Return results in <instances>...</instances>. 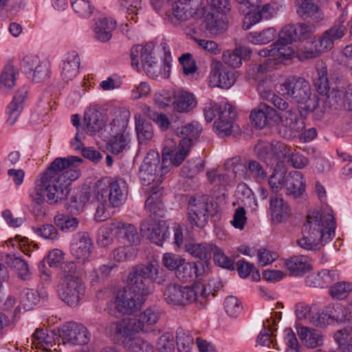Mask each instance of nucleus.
Instances as JSON below:
<instances>
[{"label": "nucleus", "mask_w": 352, "mask_h": 352, "mask_svg": "<svg viewBox=\"0 0 352 352\" xmlns=\"http://www.w3.org/2000/svg\"><path fill=\"white\" fill-rule=\"evenodd\" d=\"M82 161L76 156L56 157L36 179L34 188L30 195L32 201L41 205L45 201V195L50 204L66 199L71 182L80 176L76 166Z\"/></svg>", "instance_id": "f257e3e1"}, {"label": "nucleus", "mask_w": 352, "mask_h": 352, "mask_svg": "<svg viewBox=\"0 0 352 352\" xmlns=\"http://www.w3.org/2000/svg\"><path fill=\"white\" fill-rule=\"evenodd\" d=\"M335 230L336 221L331 213L311 211L303 225V237L297 240V244L306 250H318L334 237Z\"/></svg>", "instance_id": "f03ea898"}, {"label": "nucleus", "mask_w": 352, "mask_h": 352, "mask_svg": "<svg viewBox=\"0 0 352 352\" xmlns=\"http://www.w3.org/2000/svg\"><path fill=\"white\" fill-rule=\"evenodd\" d=\"M278 92L298 104V111L309 113L314 111L318 105L317 100L311 96L310 85L304 78L291 76L280 83Z\"/></svg>", "instance_id": "7ed1b4c3"}, {"label": "nucleus", "mask_w": 352, "mask_h": 352, "mask_svg": "<svg viewBox=\"0 0 352 352\" xmlns=\"http://www.w3.org/2000/svg\"><path fill=\"white\" fill-rule=\"evenodd\" d=\"M211 293V289L208 288L206 283L197 281L190 287L170 285L166 287L164 296L165 300L169 305L185 306L195 302L198 308L201 309Z\"/></svg>", "instance_id": "20e7f679"}, {"label": "nucleus", "mask_w": 352, "mask_h": 352, "mask_svg": "<svg viewBox=\"0 0 352 352\" xmlns=\"http://www.w3.org/2000/svg\"><path fill=\"white\" fill-rule=\"evenodd\" d=\"M63 276L58 286L59 298L69 307L78 305L85 292V286L80 271L74 262H67L62 267Z\"/></svg>", "instance_id": "39448f33"}, {"label": "nucleus", "mask_w": 352, "mask_h": 352, "mask_svg": "<svg viewBox=\"0 0 352 352\" xmlns=\"http://www.w3.org/2000/svg\"><path fill=\"white\" fill-rule=\"evenodd\" d=\"M266 98L283 112L280 116V135L286 139L298 136L305 128V124L299 117L297 109L274 93L269 92Z\"/></svg>", "instance_id": "423d86ee"}, {"label": "nucleus", "mask_w": 352, "mask_h": 352, "mask_svg": "<svg viewBox=\"0 0 352 352\" xmlns=\"http://www.w3.org/2000/svg\"><path fill=\"white\" fill-rule=\"evenodd\" d=\"M127 184L122 178H103L95 186L96 197L100 202H109V206L118 207L125 200Z\"/></svg>", "instance_id": "0eeeda50"}, {"label": "nucleus", "mask_w": 352, "mask_h": 352, "mask_svg": "<svg viewBox=\"0 0 352 352\" xmlns=\"http://www.w3.org/2000/svg\"><path fill=\"white\" fill-rule=\"evenodd\" d=\"M169 169L164 166L163 162H160L158 152L150 150L144 157L139 171L141 183L144 186L151 184L159 185L162 182L164 175Z\"/></svg>", "instance_id": "6e6552de"}, {"label": "nucleus", "mask_w": 352, "mask_h": 352, "mask_svg": "<svg viewBox=\"0 0 352 352\" xmlns=\"http://www.w3.org/2000/svg\"><path fill=\"white\" fill-rule=\"evenodd\" d=\"M254 151L260 160L274 168H280L287 155H289V148L278 141L267 143L258 140L254 146Z\"/></svg>", "instance_id": "1a4fd4ad"}, {"label": "nucleus", "mask_w": 352, "mask_h": 352, "mask_svg": "<svg viewBox=\"0 0 352 352\" xmlns=\"http://www.w3.org/2000/svg\"><path fill=\"white\" fill-rule=\"evenodd\" d=\"M104 333L114 343L123 347L124 342L127 339L134 338V335L138 332L132 318H125L107 324Z\"/></svg>", "instance_id": "9d476101"}, {"label": "nucleus", "mask_w": 352, "mask_h": 352, "mask_svg": "<svg viewBox=\"0 0 352 352\" xmlns=\"http://www.w3.org/2000/svg\"><path fill=\"white\" fill-rule=\"evenodd\" d=\"M318 326L333 322L352 324V305H329L318 314Z\"/></svg>", "instance_id": "9b49d317"}, {"label": "nucleus", "mask_w": 352, "mask_h": 352, "mask_svg": "<svg viewBox=\"0 0 352 352\" xmlns=\"http://www.w3.org/2000/svg\"><path fill=\"white\" fill-rule=\"evenodd\" d=\"M140 232L143 236L159 246H162L164 241L169 236L168 226L166 222L157 221L151 216L142 221Z\"/></svg>", "instance_id": "f8f14e48"}, {"label": "nucleus", "mask_w": 352, "mask_h": 352, "mask_svg": "<svg viewBox=\"0 0 352 352\" xmlns=\"http://www.w3.org/2000/svg\"><path fill=\"white\" fill-rule=\"evenodd\" d=\"M208 197H194L188 204V217L190 224L203 228L208 220Z\"/></svg>", "instance_id": "ddd939ff"}, {"label": "nucleus", "mask_w": 352, "mask_h": 352, "mask_svg": "<svg viewBox=\"0 0 352 352\" xmlns=\"http://www.w3.org/2000/svg\"><path fill=\"white\" fill-rule=\"evenodd\" d=\"M50 64L47 61H41L37 56L28 55L23 58L22 67L28 78L33 82H40L49 77Z\"/></svg>", "instance_id": "4468645a"}, {"label": "nucleus", "mask_w": 352, "mask_h": 352, "mask_svg": "<svg viewBox=\"0 0 352 352\" xmlns=\"http://www.w3.org/2000/svg\"><path fill=\"white\" fill-rule=\"evenodd\" d=\"M61 336L64 343L72 345H85L89 342L87 328L74 322H69L63 326Z\"/></svg>", "instance_id": "2eb2a0df"}, {"label": "nucleus", "mask_w": 352, "mask_h": 352, "mask_svg": "<svg viewBox=\"0 0 352 352\" xmlns=\"http://www.w3.org/2000/svg\"><path fill=\"white\" fill-rule=\"evenodd\" d=\"M144 302L135 296L126 287L120 290L115 300L116 308L122 314H132L140 309Z\"/></svg>", "instance_id": "dca6fc26"}, {"label": "nucleus", "mask_w": 352, "mask_h": 352, "mask_svg": "<svg viewBox=\"0 0 352 352\" xmlns=\"http://www.w3.org/2000/svg\"><path fill=\"white\" fill-rule=\"evenodd\" d=\"M236 116L233 107L230 104H225L223 110L220 111L219 117L214 122V132L220 138L230 135L234 127V120Z\"/></svg>", "instance_id": "f3484780"}, {"label": "nucleus", "mask_w": 352, "mask_h": 352, "mask_svg": "<svg viewBox=\"0 0 352 352\" xmlns=\"http://www.w3.org/2000/svg\"><path fill=\"white\" fill-rule=\"evenodd\" d=\"M346 31L347 28L342 23H335L325 30L315 43L322 53L330 51L333 47L334 43L341 39Z\"/></svg>", "instance_id": "a211bd4d"}, {"label": "nucleus", "mask_w": 352, "mask_h": 352, "mask_svg": "<svg viewBox=\"0 0 352 352\" xmlns=\"http://www.w3.org/2000/svg\"><path fill=\"white\" fill-rule=\"evenodd\" d=\"M160 316L159 308L151 307L132 319L138 333H149L153 331V326L157 322Z\"/></svg>", "instance_id": "6ab92c4d"}, {"label": "nucleus", "mask_w": 352, "mask_h": 352, "mask_svg": "<svg viewBox=\"0 0 352 352\" xmlns=\"http://www.w3.org/2000/svg\"><path fill=\"white\" fill-rule=\"evenodd\" d=\"M298 336L304 346L308 349H315L323 345L324 337L322 332L317 329L296 325Z\"/></svg>", "instance_id": "aec40b11"}, {"label": "nucleus", "mask_w": 352, "mask_h": 352, "mask_svg": "<svg viewBox=\"0 0 352 352\" xmlns=\"http://www.w3.org/2000/svg\"><path fill=\"white\" fill-rule=\"evenodd\" d=\"M151 45H146L142 46L140 45L133 46L131 50V66L137 71L140 70L138 57L140 56L142 67L147 74V68L148 67H153V65L156 64V62L153 60V58L151 56Z\"/></svg>", "instance_id": "412c9836"}, {"label": "nucleus", "mask_w": 352, "mask_h": 352, "mask_svg": "<svg viewBox=\"0 0 352 352\" xmlns=\"http://www.w3.org/2000/svg\"><path fill=\"white\" fill-rule=\"evenodd\" d=\"M190 140L184 139L179 140L178 148L175 151H169L164 149L162 155V162L164 166L167 167L170 165L177 167L185 160L190 150Z\"/></svg>", "instance_id": "4be33fe9"}, {"label": "nucleus", "mask_w": 352, "mask_h": 352, "mask_svg": "<svg viewBox=\"0 0 352 352\" xmlns=\"http://www.w3.org/2000/svg\"><path fill=\"white\" fill-rule=\"evenodd\" d=\"M297 13L303 20L316 23L324 19V14L320 8L312 0H298Z\"/></svg>", "instance_id": "5701e85b"}, {"label": "nucleus", "mask_w": 352, "mask_h": 352, "mask_svg": "<svg viewBox=\"0 0 352 352\" xmlns=\"http://www.w3.org/2000/svg\"><path fill=\"white\" fill-rule=\"evenodd\" d=\"M158 274L157 265L148 263L147 265H137L134 267L128 276V285H133L146 281L150 279H155Z\"/></svg>", "instance_id": "b1692460"}, {"label": "nucleus", "mask_w": 352, "mask_h": 352, "mask_svg": "<svg viewBox=\"0 0 352 352\" xmlns=\"http://www.w3.org/2000/svg\"><path fill=\"white\" fill-rule=\"evenodd\" d=\"M191 0L188 4H175L172 8L166 12V17L170 23L177 26L188 21L190 17L195 13V10L192 8L193 4H191Z\"/></svg>", "instance_id": "393cba45"}, {"label": "nucleus", "mask_w": 352, "mask_h": 352, "mask_svg": "<svg viewBox=\"0 0 352 352\" xmlns=\"http://www.w3.org/2000/svg\"><path fill=\"white\" fill-rule=\"evenodd\" d=\"M83 123L87 134L94 135L105 125L102 113L94 107L89 108L84 113Z\"/></svg>", "instance_id": "a878e982"}, {"label": "nucleus", "mask_w": 352, "mask_h": 352, "mask_svg": "<svg viewBox=\"0 0 352 352\" xmlns=\"http://www.w3.org/2000/svg\"><path fill=\"white\" fill-rule=\"evenodd\" d=\"M79 236L78 241L72 245L71 252L80 262L84 263L90 257L94 244L87 232L79 233Z\"/></svg>", "instance_id": "bb28decb"}, {"label": "nucleus", "mask_w": 352, "mask_h": 352, "mask_svg": "<svg viewBox=\"0 0 352 352\" xmlns=\"http://www.w3.org/2000/svg\"><path fill=\"white\" fill-rule=\"evenodd\" d=\"M211 78L221 88L228 89L236 81V72L233 69H228L219 62L212 66Z\"/></svg>", "instance_id": "cd10ccee"}, {"label": "nucleus", "mask_w": 352, "mask_h": 352, "mask_svg": "<svg viewBox=\"0 0 352 352\" xmlns=\"http://www.w3.org/2000/svg\"><path fill=\"white\" fill-rule=\"evenodd\" d=\"M184 250L192 257L200 259L203 263L209 265L208 260L211 258L212 250H215V245L212 243L186 242Z\"/></svg>", "instance_id": "c85d7f7f"}, {"label": "nucleus", "mask_w": 352, "mask_h": 352, "mask_svg": "<svg viewBox=\"0 0 352 352\" xmlns=\"http://www.w3.org/2000/svg\"><path fill=\"white\" fill-rule=\"evenodd\" d=\"M208 270V264L203 262H182L177 269V275L182 281L202 275Z\"/></svg>", "instance_id": "c756f323"}, {"label": "nucleus", "mask_w": 352, "mask_h": 352, "mask_svg": "<svg viewBox=\"0 0 352 352\" xmlns=\"http://www.w3.org/2000/svg\"><path fill=\"white\" fill-rule=\"evenodd\" d=\"M305 191L303 175L299 171L290 172L286 181V195L294 199L301 197Z\"/></svg>", "instance_id": "7c9ffc66"}, {"label": "nucleus", "mask_w": 352, "mask_h": 352, "mask_svg": "<svg viewBox=\"0 0 352 352\" xmlns=\"http://www.w3.org/2000/svg\"><path fill=\"white\" fill-rule=\"evenodd\" d=\"M270 208L272 220L275 223H281L287 220L290 214V208L283 197L274 196L271 198Z\"/></svg>", "instance_id": "2f4dec72"}, {"label": "nucleus", "mask_w": 352, "mask_h": 352, "mask_svg": "<svg viewBox=\"0 0 352 352\" xmlns=\"http://www.w3.org/2000/svg\"><path fill=\"white\" fill-rule=\"evenodd\" d=\"M116 22L113 19L99 18L95 23V38L101 42L108 41L111 39L112 32L116 29Z\"/></svg>", "instance_id": "473e14b6"}, {"label": "nucleus", "mask_w": 352, "mask_h": 352, "mask_svg": "<svg viewBox=\"0 0 352 352\" xmlns=\"http://www.w3.org/2000/svg\"><path fill=\"white\" fill-rule=\"evenodd\" d=\"M27 88L25 87H22L17 91L13 97L12 101L9 104L8 107V118L7 122L10 125H12L15 123L23 110V102L27 96Z\"/></svg>", "instance_id": "72a5a7b5"}, {"label": "nucleus", "mask_w": 352, "mask_h": 352, "mask_svg": "<svg viewBox=\"0 0 352 352\" xmlns=\"http://www.w3.org/2000/svg\"><path fill=\"white\" fill-rule=\"evenodd\" d=\"M80 58L76 52L68 53L63 60L61 66V76L68 81L72 80L78 73Z\"/></svg>", "instance_id": "f704fd0d"}, {"label": "nucleus", "mask_w": 352, "mask_h": 352, "mask_svg": "<svg viewBox=\"0 0 352 352\" xmlns=\"http://www.w3.org/2000/svg\"><path fill=\"white\" fill-rule=\"evenodd\" d=\"M114 225L118 239L124 240L133 245H138L140 243L139 233L133 225L122 221H116Z\"/></svg>", "instance_id": "c9c22d12"}, {"label": "nucleus", "mask_w": 352, "mask_h": 352, "mask_svg": "<svg viewBox=\"0 0 352 352\" xmlns=\"http://www.w3.org/2000/svg\"><path fill=\"white\" fill-rule=\"evenodd\" d=\"M276 114V110L265 103H260L259 105L252 111L250 118L257 127H265L272 116Z\"/></svg>", "instance_id": "e433bc0d"}, {"label": "nucleus", "mask_w": 352, "mask_h": 352, "mask_svg": "<svg viewBox=\"0 0 352 352\" xmlns=\"http://www.w3.org/2000/svg\"><path fill=\"white\" fill-rule=\"evenodd\" d=\"M285 266L295 276H302L311 268L307 258L304 256H294L287 258L285 261Z\"/></svg>", "instance_id": "4c0bfd02"}, {"label": "nucleus", "mask_w": 352, "mask_h": 352, "mask_svg": "<svg viewBox=\"0 0 352 352\" xmlns=\"http://www.w3.org/2000/svg\"><path fill=\"white\" fill-rule=\"evenodd\" d=\"M336 275L329 270H322L318 274H311L307 276L306 285L314 288L326 287L335 280Z\"/></svg>", "instance_id": "58836bf2"}, {"label": "nucleus", "mask_w": 352, "mask_h": 352, "mask_svg": "<svg viewBox=\"0 0 352 352\" xmlns=\"http://www.w3.org/2000/svg\"><path fill=\"white\" fill-rule=\"evenodd\" d=\"M174 97L173 108L177 112L187 113L196 107L195 98L190 93L180 91L175 94Z\"/></svg>", "instance_id": "ea45409f"}, {"label": "nucleus", "mask_w": 352, "mask_h": 352, "mask_svg": "<svg viewBox=\"0 0 352 352\" xmlns=\"http://www.w3.org/2000/svg\"><path fill=\"white\" fill-rule=\"evenodd\" d=\"M6 264L14 269L19 277L26 280L31 278V272L28 263L21 257L16 256L14 254H7L6 256Z\"/></svg>", "instance_id": "a19ab883"}, {"label": "nucleus", "mask_w": 352, "mask_h": 352, "mask_svg": "<svg viewBox=\"0 0 352 352\" xmlns=\"http://www.w3.org/2000/svg\"><path fill=\"white\" fill-rule=\"evenodd\" d=\"M316 91L322 96H326L329 91V82L327 66L321 63L316 67V76L314 79Z\"/></svg>", "instance_id": "79ce46f5"}, {"label": "nucleus", "mask_w": 352, "mask_h": 352, "mask_svg": "<svg viewBox=\"0 0 352 352\" xmlns=\"http://www.w3.org/2000/svg\"><path fill=\"white\" fill-rule=\"evenodd\" d=\"M226 169L231 170L235 178L249 180L248 175V160L243 162L240 157H234L228 160L225 163Z\"/></svg>", "instance_id": "37998d69"}, {"label": "nucleus", "mask_w": 352, "mask_h": 352, "mask_svg": "<svg viewBox=\"0 0 352 352\" xmlns=\"http://www.w3.org/2000/svg\"><path fill=\"white\" fill-rule=\"evenodd\" d=\"M123 349L127 352H155L153 346L139 336L127 339L123 344Z\"/></svg>", "instance_id": "c03bdc74"}, {"label": "nucleus", "mask_w": 352, "mask_h": 352, "mask_svg": "<svg viewBox=\"0 0 352 352\" xmlns=\"http://www.w3.org/2000/svg\"><path fill=\"white\" fill-rule=\"evenodd\" d=\"M202 131L201 125L197 122H192L188 124L179 127L176 130L177 135L181 138L180 140L188 139L190 148L192 146V140L197 138Z\"/></svg>", "instance_id": "a18cd8bd"}, {"label": "nucleus", "mask_w": 352, "mask_h": 352, "mask_svg": "<svg viewBox=\"0 0 352 352\" xmlns=\"http://www.w3.org/2000/svg\"><path fill=\"white\" fill-rule=\"evenodd\" d=\"M138 250L133 245L120 246L110 254V258L116 262L121 263L133 260L137 255Z\"/></svg>", "instance_id": "49530a36"}, {"label": "nucleus", "mask_w": 352, "mask_h": 352, "mask_svg": "<svg viewBox=\"0 0 352 352\" xmlns=\"http://www.w3.org/2000/svg\"><path fill=\"white\" fill-rule=\"evenodd\" d=\"M135 131L138 142L146 144L153 137V128L152 124L146 120H138L135 116Z\"/></svg>", "instance_id": "de8ad7c7"}, {"label": "nucleus", "mask_w": 352, "mask_h": 352, "mask_svg": "<svg viewBox=\"0 0 352 352\" xmlns=\"http://www.w3.org/2000/svg\"><path fill=\"white\" fill-rule=\"evenodd\" d=\"M276 36V30L274 28H268L261 32H250L246 36V39L254 44H265L273 41Z\"/></svg>", "instance_id": "09e8293b"}, {"label": "nucleus", "mask_w": 352, "mask_h": 352, "mask_svg": "<svg viewBox=\"0 0 352 352\" xmlns=\"http://www.w3.org/2000/svg\"><path fill=\"white\" fill-rule=\"evenodd\" d=\"M278 168H274L273 173L268 178V184L274 192H279L283 188H285L287 180L288 174L286 170Z\"/></svg>", "instance_id": "8fccbe9b"}, {"label": "nucleus", "mask_w": 352, "mask_h": 352, "mask_svg": "<svg viewBox=\"0 0 352 352\" xmlns=\"http://www.w3.org/2000/svg\"><path fill=\"white\" fill-rule=\"evenodd\" d=\"M176 343L179 352H189L193 345V338L189 331L179 328L176 332Z\"/></svg>", "instance_id": "3c124183"}, {"label": "nucleus", "mask_w": 352, "mask_h": 352, "mask_svg": "<svg viewBox=\"0 0 352 352\" xmlns=\"http://www.w3.org/2000/svg\"><path fill=\"white\" fill-rule=\"evenodd\" d=\"M54 221L55 225L64 232L74 231L79 223L77 218L64 214H57L54 218Z\"/></svg>", "instance_id": "603ef678"}, {"label": "nucleus", "mask_w": 352, "mask_h": 352, "mask_svg": "<svg viewBox=\"0 0 352 352\" xmlns=\"http://www.w3.org/2000/svg\"><path fill=\"white\" fill-rule=\"evenodd\" d=\"M248 175L249 180L254 179L257 182L263 181L267 178V174L263 166L256 160H248Z\"/></svg>", "instance_id": "864d4df0"}, {"label": "nucleus", "mask_w": 352, "mask_h": 352, "mask_svg": "<svg viewBox=\"0 0 352 352\" xmlns=\"http://www.w3.org/2000/svg\"><path fill=\"white\" fill-rule=\"evenodd\" d=\"M74 11L81 17H90L95 10L89 0H71Z\"/></svg>", "instance_id": "5fc2aeb1"}, {"label": "nucleus", "mask_w": 352, "mask_h": 352, "mask_svg": "<svg viewBox=\"0 0 352 352\" xmlns=\"http://www.w3.org/2000/svg\"><path fill=\"white\" fill-rule=\"evenodd\" d=\"M126 288L130 290L136 298H142L143 302H145L146 297L153 292V285L150 280L127 286Z\"/></svg>", "instance_id": "6e6d98bb"}, {"label": "nucleus", "mask_w": 352, "mask_h": 352, "mask_svg": "<svg viewBox=\"0 0 352 352\" xmlns=\"http://www.w3.org/2000/svg\"><path fill=\"white\" fill-rule=\"evenodd\" d=\"M199 28L204 32L208 31L210 34H217L221 29V22L214 14L208 12L201 21Z\"/></svg>", "instance_id": "4d7b16f0"}, {"label": "nucleus", "mask_w": 352, "mask_h": 352, "mask_svg": "<svg viewBox=\"0 0 352 352\" xmlns=\"http://www.w3.org/2000/svg\"><path fill=\"white\" fill-rule=\"evenodd\" d=\"M204 162L200 158L188 160L183 166L181 175L185 177H192L204 169Z\"/></svg>", "instance_id": "13d9d810"}, {"label": "nucleus", "mask_w": 352, "mask_h": 352, "mask_svg": "<svg viewBox=\"0 0 352 352\" xmlns=\"http://www.w3.org/2000/svg\"><path fill=\"white\" fill-rule=\"evenodd\" d=\"M16 78L14 66L8 63L3 68L0 76L1 87L10 89L15 85Z\"/></svg>", "instance_id": "bf43d9fd"}, {"label": "nucleus", "mask_w": 352, "mask_h": 352, "mask_svg": "<svg viewBox=\"0 0 352 352\" xmlns=\"http://www.w3.org/2000/svg\"><path fill=\"white\" fill-rule=\"evenodd\" d=\"M352 289V284L348 282H338L331 286V296L333 298L342 300L346 298Z\"/></svg>", "instance_id": "052dcab7"}, {"label": "nucleus", "mask_w": 352, "mask_h": 352, "mask_svg": "<svg viewBox=\"0 0 352 352\" xmlns=\"http://www.w3.org/2000/svg\"><path fill=\"white\" fill-rule=\"evenodd\" d=\"M274 8L270 4H265L255 12L245 16L246 19H249L251 24L258 23L262 19H267L272 15Z\"/></svg>", "instance_id": "680f3d73"}, {"label": "nucleus", "mask_w": 352, "mask_h": 352, "mask_svg": "<svg viewBox=\"0 0 352 352\" xmlns=\"http://www.w3.org/2000/svg\"><path fill=\"white\" fill-rule=\"evenodd\" d=\"M298 39L296 27L292 24L285 25L279 33L277 41L280 44H291Z\"/></svg>", "instance_id": "e2e57ef3"}, {"label": "nucleus", "mask_w": 352, "mask_h": 352, "mask_svg": "<svg viewBox=\"0 0 352 352\" xmlns=\"http://www.w3.org/2000/svg\"><path fill=\"white\" fill-rule=\"evenodd\" d=\"M114 237H117V234L113 222L101 231L98 238V243L102 247H108L113 243Z\"/></svg>", "instance_id": "0e129e2a"}, {"label": "nucleus", "mask_w": 352, "mask_h": 352, "mask_svg": "<svg viewBox=\"0 0 352 352\" xmlns=\"http://www.w3.org/2000/svg\"><path fill=\"white\" fill-rule=\"evenodd\" d=\"M334 94L336 97L340 98L342 104L346 109L352 110V85L336 89Z\"/></svg>", "instance_id": "69168bd1"}, {"label": "nucleus", "mask_w": 352, "mask_h": 352, "mask_svg": "<svg viewBox=\"0 0 352 352\" xmlns=\"http://www.w3.org/2000/svg\"><path fill=\"white\" fill-rule=\"evenodd\" d=\"M333 338L338 344L339 349L352 342V323L347 324L343 329L338 330Z\"/></svg>", "instance_id": "338daca9"}, {"label": "nucleus", "mask_w": 352, "mask_h": 352, "mask_svg": "<svg viewBox=\"0 0 352 352\" xmlns=\"http://www.w3.org/2000/svg\"><path fill=\"white\" fill-rule=\"evenodd\" d=\"M174 349L175 341L173 335L166 333L160 337L157 343L158 352H173Z\"/></svg>", "instance_id": "774afa93"}]
</instances>
